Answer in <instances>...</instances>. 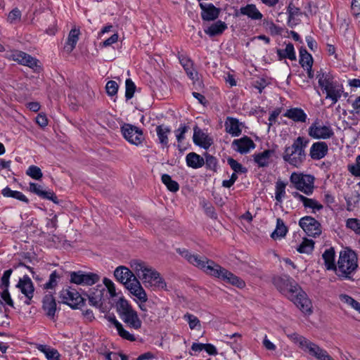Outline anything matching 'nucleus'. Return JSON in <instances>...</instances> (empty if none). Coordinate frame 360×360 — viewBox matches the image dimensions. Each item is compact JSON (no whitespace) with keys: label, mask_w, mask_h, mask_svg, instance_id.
<instances>
[{"label":"nucleus","mask_w":360,"mask_h":360,"mask_svg":"<svg viewBox=\"0 0 360 360\" xmlns=\"http://www.w3.org/2000/svg\"><path fill=\"white\" fill-rule=\"evenodd\" d=\"M176 252L191 264L202 270L206 274L221 279L240 289L245 288V282L242 278L221 266L213 260L205 257H200L196 254H192L185 248H177Z\"/></svg>","instance_id":"1"},{"label":"nucleus","mask_w":360,"mask_h":360,"mask_svg":"<svg viewBox=\"0 0 360 360\" xmlns=\"http://www.w3.org/2000/svg\"><path fill=\"white\" fill-rule=\"evenodd\" d=\"M276 288L292 302L305 314L312 313V304L307 293L288 275L274 276L272 279Z\"/></svg>","instance_id":"2"},{"label":"nucleus","mask_w":360,"mask_h":360,"mask_svg":"<svg viewBox=\"0 0 360 360\" xmlns=\"http://www.w3.org/2000/svg\"><path fill=\"white\" fill-rule=\"evenodd\" d=\"M130 266L136 275L141 279L146 287L158 289L166 288V283L160 274L144 262L134 259L130 262Z\"/></svg>","instance_id":"3"},{"label":"nucleus","mask_w":360,"mask_h":360,"mask_svg":"<svg viewBox=\"0 0 360 360\" xmlns=\"http://www.w3.org/2000/svg\"><path fill=\"white\" fill-rule=\"evenodd\" d=\"M309 143V139L300 136L293 140L290 146H285L282 155L284 162L291 166L299 167L306 160L305 149Z\"/></svg>","instance_id":"4"},{"label":"nucleus","mask_w":360,"mask_h":360,"mask_svg":"<svg viewBox=\"0 0 360 360\" xmlns=\"http://www.w3.org/2000/svg\"><path fill=\"white\" fill-rule=\"evenodd\" d=\"M358 268L356 254L351 250L340 252L335 274L340 279H351Z\"/></svg>","instance_id":"5"},{"label":"nucleus","mask_w":360,"mask_h":360,"mask_svg":"<svg viewBox=\"0 0 360 360\" xmlns=\"http://www.w3.org/2000/svg\"><path fill=\"white\" fill-rule=\"evenodd\" d=\"M116 310L122 321L130 328L139 330L142 326L137 311L133 309L129 302L123 297L116 303Z\"/></svg>","instance_id":"6"},{"label":"nucleus","mask_w":360,"mask_h":360,"mask_svg":"<svg viewBox=\"0 0 360 360\" xmlns=\"http://www.w3.org/2000/svg\"><path fill=\"white\" fill-rule=\"evenodd\" d=\"M290 181L295 188L305 195H310L314 193L315 177L311 174L294 172L290 176Z\"/></svg>","instance_id":"7"},{"label":"nucleus","mask_w":360,"mask_h":360,"mask_svg":"<svg viewBox=\"0 0 360 360\" xmlns=\"http://www.w3.org/2000/svg\"><path fill=\"white\" fill-rule=\"evenodd\" d=\"M308 135L317 140H326L334 136V131L328 122L323 124L322 120L316 118L307 129Z\"/></svg>","instance_id":"8"},{"label":"nucleus","mask_w":360,"mask_h":360,"mask_svg":"<svg viewBox=\"0 0 360 360\" xmlns=\"http://www.w3.org/2000/svg\"><path fill=\"white\" fill-rule=\"evenodd\" d=\"M295 336L300 345L307 351L308 353L316 358L318 360H334L327 352L326 350L321 348L316 344L309 341L303 336H300L296 333H293L291 337Z\"/></svg>","instance_id":"9"},{"label":"nucleus","mask_w":360,"mask_h":360,"mask_svg":"<svg viewBox=\"0 0 360 360\" xmlns=\"http://www.w3.org/2000/svg\"><path fill=\"white\" fill-rule=\"evenodd\" d=\"M60 298L63 304H68L72 309H78L85 304V299L75 289L71 288L62 289Z\"/></svg>","instance_id":"10"},{"label":"nucleus","mask_w":360,"mask_h":360,"mask_svg":"<svg viewBox=\"0 0 360 360\" xmlns=\"http://www.w3.org/2000/svg\"><path fill=\"white\" fill-rule=\"evenodd\" d=\"M121 132L124 138L131 144L139 146L144 140V136L141 129L131 124H124L121 127Z\"/></svg>","instance_id":"11"},{"label":"nucleus","mask_w":360,"mask_h":360,"mask_svg":"<svg viewBox=\"0 0 360 360\" xmlns=\"http://www.w3.org/2000/svg\"><path fill=\"white\" fill-rule=\"evenodd\" d=\"M70 282L77 285H92L100 279V276L95 273L82 271L70 272Z\"/></svg>","instance_id":"12"},{"label":"nucleus","mask_w":360,"mask_h":360,"mask_svg":"<svg viewBox=\"0 0 360 360\" xmlns=\"http://www.w3.org/2000/svg\"><path fill=\"white\" fill-rule=\"evenodd\" d=\"M299 226L309 236L316 238L321 234L320 222L311 216H304L299 221Z\"/></svg>","instance_id":"13"},{"label":"nucleus","mask_w":360,"mask_h":360,"mask_svg":"<svg viewBox=\"0 0 360 360\" xmlns=\"http://www.w3.org/2000/svg\"><path fill=\"white\" fill-rule=\"evenodd\" d=\"M42 309L45 315L51 320L56 319L57 304L53 295L49 292L46 294L42 300Z\"/></svg>","instance_id":"14"},{"label":"nucleus","mask_w":360,"mask_h":360,"mask_svg":"<svg viewBox=\"0 0 360 360\" xmlns=\"http://www.w3.org/2000/svg\"><path fill=\"white\" fill-rule=\"evenodd\" d=\"M29 191L41 199L51 200L56 204L58 203V198L53 191L50 189L44 190L43 187L37 183L30 182Z\"/></svg>","instance_id":"15"},{"label":"nucleus","mask_w":360,"mask_h":360,"mask_svg":"<svg viewBox=\"0 0 360 360\" xmlns=\"http://www.w3.org/2000/svg\"><path fill=\"white\" fill-rule=\"evenodd\" d=\"M256 145L254 141L248 136L240 139H234L232 142L233 149L240 154H246L251 149H254Z\"/></svg>","instance_id":"16"},{"label":"nucleus","mask_w":360,"mask_h":360,"mask_svg":"<svg viewBox=\"0 0 360 360\" xmlns=\"http://www.w3.org/2000/svg\"><path fill=\"white\" fill-rule=\"evenodd\" d=\"M114 276L117 281L125 285L126 288L129 286V284L134 283V278H137L131 270L124 266L117 267L114 271Z\"/></svg>","instance_id":"17"},{"label":"nucleus","mask_w":360,"mask_h":360,"mask_svg":"<svg viewBox=\"0 0 360 360\" xmlns=\"http://www.w3.org/2000/svg\"><path fill=\"white\" fill-rule=\"evenodd\" d=\"M199 6L203 21H214L219 18L221 13L219 8H217L212 4L200 3Z\"/></svg>","instance_id":"18"},{"label":"nucleus","mask_w":360,"mask_h":360,"mask_svg":"<svg viewBox=\"0 0 360 360\" xmlns=\"http://www.w3.org/2000/svg\"><path fill=\"white\" fill-rule=\"evenodd\" d=\"M193 143L204 149H208L213 143L212 139L208 134L204 133L197 125L193 128Z\"/></svg>","instance_id":"19"},{"label":"nucleus","mask_w":360,"mask_h":360,"mask_svg":"<svg viewBox=\"0 0 360 360\" xmlns=\"http://www.w3.org/2000/svg\"><path fill=\"white\" fill-rule=\"evenodd\" d=\"M328 153V145L324 141L314 142L309 149V156L314 160L323 158Z\"/></svg>","instance_id":"20"},{"label":"nucleus","mask_w":360,"mask_h":360,"mask_svg":"<svg viewBox=\"0 0 360 360\" xmlns=\"http://www.w3.org/2000/svg\"><path fill=\"white\" fill-rule=\"evenodd\" d=\"M177 58L180 64L182 65L187 76L191 80H194L197 77L198 72L195 70L193 61L188 56L178 53Z\"/></svg>","instance_id":"21"},{"label":"nucleus","mask_w":360,"mask_h":360,"mask_svg":"<svg viewBox=\"0 0 360 360\" xmlns=\"http://www.w3.org/2000/svg\"><path fill=\"white\" fill-rule=\"evenodd\" d=\"M105 291V288L98 285L96 289L91 290L89 293H85L84 295L88 297L89 302L91 306L100 307L103 304L102 300Z\"/></svg>","instance_id":"22"},{"label":"nucleus","mask_w":360,"mask_h":360,"mask_svg":"<svg viewBox=\"0 0 360 360\" xmlns=\"http://www.w3.org/2000/svg\"><path fill=\"white\" fill-rule=\"evenodd\" d=\"M236 15H246L253 20H262L263 18L262 13L253 4H247L245 6L240 7L239 11L236 12Z\"/></svg>","instance_id":"23"},{"label":"nucleus","mask_w":360,"mask_h":360,"mask_svg":"<svg viewBox=\"0 0 360 360\" xmlns=\"http://www.w3.org/2000/svg\"><path fill=\"white\" fill-rule=\"evenodd\" d=\"M13 59L18 63L30 68L37 66L38 60L23 51H16L13 53Z\"/></svg>","instance_id":"24"},{"label":"nucleus","mask_w":360,"mask_h":360,"mask_svg":"<svg viewBox=\"0 0 360 360\" xmlns=\"http://www.w3.org/2000/svg\"><path fill=\"white\" fill-rule=\"evenodd\" d=\"M155 131L158 143L161 145V148H168L169 147L168 136L171 133V128L161 124L156 127Z\"/></svg>","instance_id":"25"},{"label":"nucleus","mask_w":360,"mask_h":360,"mask_svg":"<svg viewBox=\"0 0 360 360\" xmlns=\"http://www.w3.org/2000/svg\"><path fill=\"white\" fill-rule=\"evenodd\" d=\"M284 117H286L295 122L304 123L306 122L307 119V115L300 108H291L288 109L283 114Z\"/></svg>","instance_id":"26"},{"label":"nucleus","mask_w":360,"mask_h":360,"mask_svg":"<svg viewBox=\"0 0 360 360\" xmlns=\"http://www.w3.org/2000/svg\"><path fill=\"white\" fill-rule=\"evenodd\" d=\"M134 283L129 284L127 289L137 297L141 302H146L148 300L147 295L144 289L142 288L138 278H134Z\"/></svg>","instance_id":"27"},{"label":"nucleus","mask_w":360,"mask_h":360,"mask_svg":"<svg viewBox=\"0 0 360 360\" xmlns=\"http://www.w3.org/2000/svg\"><path fill=\"white\" fill-rule=\"evenodd\" d=\"M286 13L288 14V25L289 27H293L299 24L300 20L297 19V17L302 15V12L292 1L290 2L287 7Z\"/></svg>","instance_id":"28"},{"label":"nucleus","mask_w":360,"mask_h":360,"mask_svg":"<svg viewBox=\"0 0 360 360\" xmlns=\"http://www.w3.org/2000/svg\"><path fill=\"white\" fill-rule=\"evenodd\" d=\"M16 287L20 290V292L25 295V297H30L31 295H34V285L27 275H25L22 278H20Z\"/></svg>","instance_id":"29"},{"label":"nucleus","mask_w":360,"mask_h":360,"mask_svg":"<svg viewBox=\"0 0 360 360\" xmlns=\"http://www.w3.org/2000/svg\"><path fill=\"white\" fill-rule=\"evenodd\" d=\"M326 94V98H329L333 101V105L335 104L342 96L343 91L342 85H339L337 82H334L330 87L324 90Z\"/></svg>","instance_id":"30"},{"label":"nucleus","mask_w":360,"mask_h":360,"mask_svg":"<svg viewBox=\"0 0 360 360\" xmlns=\"http://www.w3.org/2000/svg\"><path fill=\"white\" fill-rule=\"evenodd\" d=\"M79 34L80 31L79 29L73 28L70 31L67 41L63 47L65 51L70 53L73 51L79 40Z\"/></svg>","instance_id":"31"},{"label":"nucleus","mask_w":360,"mask_h":360,"mask_svg":"<svg viewBox=\"0 0 360 360\" xmlns=\"http://www.w3.org/2000/svg\"><path fill=\"white\" fill-rule=\"evenodd\" d=\"M241 123L238 120L234 117H228L225 122L226 131L233 136L240 135L242 130L240 129Z\"/></svg>","instance_id":"32"},{"label":"nucleus","mask_w":360,"mask_h":360,"mask_svg":"<svg viewBox=\"0 0 360 360\" xmlns=\"http://www.w3.org/2000/svg\"><path fill=\"white\" fill-rule=\"evenodd\" d=\"M227 29V25L221 21L217 20L211 25L204 29L205 34L210 37L221 35Z\"/></svg>","instance_id":"33"},{"label":"nucleus","mask_w":360,"mask_h":360,"mask_svg":"<svg viewBox=\"0 0 360 360\" xmlns=\"http://www.w3.org/2000/svg\"><path fill=\"white\" fill-rule=\"evenodd\" d=\"M62 277V271H58L57 270L53 271L49 275L48 281L41 285L42 288L46 290H54Z\"/></svg>","instance_id":"34"},{"label":"nucleus","mask_w":360,"mask_h":360,"mask_svg":"<svg viewBox=\"0 0 360 360\" xmlns=\"http://www.w3.org/2000/svg\"><path fill=\"white\" fill-rule=\"evenodd\" d=\"M186 162L188 167L199 169L205 165V160L200 155L191 152L186 156Z\"/></svg>","instance_id":"35"},{"label":"nucleus","mask_w":360,"mask_h":360,"mask_svg":"<svg viewBox=\"0 0 360 360\" xmlns=\"http://www.w3.org/2000/svg\"><path fill=\"white\" fill-rule=\"evenodd\" d=\"M276 53L279 60H282L285 58H288L290 60H296V54L294 46L292 43L290 42L286 44L285 49H278L276 50Z\"/></svg>","instance_id":"36"},{"label":"nucleus","mask_w":360,"mask_h":360,"mask_svg":"<svg viewBox=\"0 0 360 360\" xmlns=\"http://www.w3.org/2000/svg\"><path fill=\"white\" fill-rule=\"evenodd\" d=\"M272 153V150H265L262 153L255 154L253 155L254 161L259 167H267L269 164V159Z\"/></svg>","instance_id":"37"},{"label":"nucleus","mask_w":360,"mask_h":360,"mask_svg":"<svg viewBox=\"0 0 360 360\" xmlns=\"http://www.w3.org/2000/svg\"><path fill=\"white\" fill-rule=\"evenodd\" d=\"M322 257L324 260L326 267L328 270L335 271V250L333 248L326 249L323 253Z\"/></svg>","instance_id":"38"},{"label":"nucleus","mask_w":360,"mask_h":360,"mask_svg":"<svg viewBox=\"0 0 360 360\" xmlns=\"http://www.w3.org/2000/svg\"><path fill=\"white\" fill-rule=\"evenodd\" d=\"M1 194L6 198H15L26 204L30 202L29 199L22 192L13 191L8 186H6L1 191Z\"/></svg>","instance_id":"39"},{"label":"nucleus","mask_w":360,"mask_h":360,"mask_svg":"<svg viewBox=\"0 0 360 360\" xmlns=\"http://www.w3.org/2000/svg\"><path fill=\"white\" fill-rule=\"evenodd\" d=\"M288 231V227L285 226L284 221L281 218L276 219V226L275 230L271 234V237L276 240L285 236Z\"/></svg>","instance_id":"40"},{"label":"nucleus","mask_w":360,"mask_h":360,"mask_svg":"<svg viewBox=\"0 0 360 360\" xmlns=\"http://www.w3.org/2000/svg\"><path fill=\"white\" fill-rule=\"evenodd\" d=\"M300 64L303 68L313 65V57L304 47L300 49Z\"/></svg>","instance_id":"41"},{"label":"nucleus","mask_w":360,"mask_h":360,"mask_svg":"<svg viewBox=\"0 0 360 360\" xmlns=\"http://www.w3.org/2000/svg\"><path fill=\"white\" fill-rule=\"evenodd\" d=\"M317 78L319 79V85L323 91L335 82L333 77L330 75L323 73L321 71L320 72H318Z\"/></svg>","instance_id":"42"},{"label":"nucleus","mask_w":360,"mask_h":360,"mask_svg":"<svg viewBox=\"0 0 360 360\" xmlns=\"http://www.w3.org/2000/svg\"><path fill=\"white\" fill-rule=\"evenodd\" d=\"M161 180L169 191L175 193L179 190V185L178 182L172 180V177L169 174H162L161 176Z\"/></svg>","instance_id":"43"},{"label":"nucleus","mask_w":360,"mask_h":360,"mask_svg":"<svg viewBox=\"0 0 360 360\" xmlns=\"http://www.w3.org/2000/svg\"><path fill=\"white\" fill-rule=\"evenodd\" d=\"M314 248V242L311 239L304 238L301 244L297 248L300 253L310 254Z\"/></svg>","instance_id":"44"},{"label":"nucleus","mask_w":360,"mask_h":360,"mask_svg":"<svg viewBox=\"0 0 360 360\" xmlns=\"http://www.w3.org/2000/svg\"><path fill=\"white\" fill-rule=\"evenodd\" d=\"M205 159H204L205 165L207 169H209L214 172H216L217 170V164H218L217 159L214 156H213L207 153H205Z\"/></svg>","instance_id":"45"},{"label":"nucleus","mask_w":360,"mask_h":360,"mask_svg":"<svg viewBox=\"0 0 360 360\" xmlns=\"http://www.w3.org/2000/svg\"><path fill=\"white\" fill-rule=\"evenodd\" d=\"M184 319L188 322L189 328L191 330L200 328V321L195 315L186 313L184 316Z\"/></svg>","instance_id":"46"},{"label":"nucleus","mask_w":360,"mask_h":360,"mask_svg":"<svg viewBox=\"0 0 360 360\" xmlns=\"http://www.w3.org/2000/svg\"><path fill=\"white\" fill-rule=\"evenodd\" d=\"M285 186H286V184L281 181H278L276 183L275 198H276V201H278L279 202H282L283 198L285 194Z\"/></svg>","instance_id":"47"},{"label":"nucleus","mask_w":360,"mask_h":360,"mask_svg":"<svg viewBox=\"0 0 360 360\" xmlns=\"http://www.w3.org/2000/svg\"><path fill=\"white\" fill-rule=\"evenodd\" d=\"M304 208L312 210V212L315 213L316 211H320L323 208V206L314 198H307L303 204Z\"/></svg>","instance_id":"48"},{"label":"nucleus","mask_w":360,"mask_h":360,"mask_svg":"<svg viewBox=\"0 0 360 360\" xmlns=\"http://www.w3.org/2000/svg\"><path fill=\"white\" fill-rule=\"evenodd\" d=\"M136 86L131 79H127L125 81V98L129 100L133 98Z\"/></svg>","instance_id":"49"},{"label":"nucleus","mask_w":360,"mask_h":360,"mask_svg":"<svg viewBox=\"0 0 360 360\" xmlns=\"http://www.w3.org/2000/svg\"><path fill=\"white\" fill-rule=\"evenodd\" d=\"M227 162L236 173L244 174L248 171L246 167H243L240 163L232 158H229L227 159Z\"/></svg>","instance_id":"50"},{"label":"nucleus","mask_w":360,"mask_h":360,"mask_svg":"<svg viewBox=\"0 0 360 360\" xmlns=\"http://www.w3.org/2000/svg\"><path fill=\"white\" fill-rule=\"evenodd\" d=\"M26 174L35 180H39L43 176L41 169L35 165L30 166L26 171Z\"/></svg>","instance_id":"51"},{"label":"nucleus","mask_w":360,"mask_h":360,"mask_svg":"<svg viewBox=\"0 0 360 360\" xmlns=\"http://www.w3.org/2000/svg\"><path fill=\"white\" fill-rule=\"evenodd\" d=\"M116 329L117 331L118 335L123 339L129 340V341H135L136 338L134 335L131 333H130L129 331L125 330L122 325H118V323H116Z\"/></svg>","instance_id":"52"},{"label":"nucleus","mask_w":360,"mask_h":360,"mask_svg":"<svg viewBox=\"0 0 360 360\" xmlns=\"http://www.w3.org/2000/svg\"><path fill=\"white\" fill-rule=\"evenodd\" d=\"M347 170L355 177H360V155L356 158L355 164L347 165Z\"/></svg>","instance_id":"53"},{"label":"nucleus","mask_w":360,"mask_h":360,"mask_svg":"<svg viewBox=\"0 0 360 360\" xmlns=\"http://www.w3.org/2000/svg\"><path fill=\"white\" fill-rule=\"evenodd\" d=\"M189 127L186 124H181L179 127L174 131L175 136L179 143L183 142L185 139V134L188 131Z\"/></svg>","instance_id":"54"},{"label":"nucleus","mask_w":360,"mask_h":360,"mask_svg":"<svg viewBox=\"0 0 360 360\" xmlns=\"http://www.w3.org/2000/svg\"><path fill=\"white\" fill-rule=\"evenodd\" d=\"M347 228L352 230L356 233H360V220L356 218H349L346 221Z\"/></svg>","instance_id":"55"},{"label":"nucleus","mask_w":360,"mask_h":360,"mask_svg":"<svg viewBox=\"0 0 360 360\" xmlns=\"http://www.w3.org/2000/svg\"><path fill=\"white\" fill-rule=\"evenodd\" d=\"M119 89L118 84L114 80H110L105 85L106 93L109 96H115Z\"/></svg>","instance_id":"56"},{"label":"nucleus","mask_w":360,"mask_h":360,"mask_svg":"<svg viewBox=\"0 0 360 360\" xmlns=\"http://www.w3.org/2000/svg\"><path fill=\"white\" fill-rule=\"evenodd\" d=\"M42 351L48 360H59L60 355L57 349L47 347Z\"/></svg>","instance_id":"57"},{"label":"nucleus","mask_w":360,"mask_h":360,"mask_svg":"<svg viewBox=\"0 0 360 360\" xmlns=\"http://www.w3.org/2000/svg\"><path fill=\"white\" fill-rule=\"evenodd\" d=\"M13 270L11 269H9L8 270H6L4 272V274L1 278L0 282V288H8L9 286V279L12 274Z\"/></svg>","instance_id":"58"},{"label":"nucleus","mask_w":360,"mask_h":360,"mask_svg":"<svg viewBox=\"0 0 360 360\" xmlns=\"http://www.w3.org/2000/svg\"><path fill=\"white\" fill-rule=\"evenodd\" d=\"M21 18V11L18 8H13L8 14V19L11 23L16 20H20Z\"/></svg>","instance_id":"59"},{"label":"nucleus","mask_w":360,"mask_h":360,"mask_svg":"<svg viewBox=\"0 0 360 360\" xmlns=\"http://www.w3.org/2000/svg\"><path fill=\"white\" fill-rule=\"evenodd\" d=\"M3 290L1 293V299L6 302V304H8L10 307H13V301L11 299V295L8 292V288H1Z\"/></svg>","instance_id":"60"},{"label":"nucleus","mask_w":360,"mask_h":360,"mask_svg":"<svg viewBox=\"0 0 360 360\" xmlns=\"http://www.w3.org/2000/svg\"><path fill=\"white\" fill-rule=\"evenodd\" d=\"M268 85V82L264 78H260L254 82L253 86L258 89L259 93H262L264 88Z\"/></svg>","instance_id":"61"},{"label":"nucleus","mask_w":360,"mask_h":360,"mask_svg":"<svg viewBox=\"0 0 360 360\" xmlns=\"http://www.w3.org/2000/svg\"><path fill=\"white\" fill-rule=\"evenodd\" d=\"M206 214L212 219H216L217 218V214L215 212L214 207L207 203H205L203 206Z\"/></svg>","instance_id":"62"},{"label":"nucleus","mask_w":360,"mask_h":360,"mask_svg":"<svg viewBox=\"0 0 360 360\" xmlns=\"http://www.w3.org/2000/svg\"><path fill=\"white\" fill-rule=\"evenodd\" d=\"M118 38H119L118 34L115 33L110 37H109L108 39L103 41V43L101 44L100 46L101 47L110 46L112 44L116 43L118 41Z\"/></svg>","instance_id":"63"},{"label":"nucleus","mask_w":360,"mask_h":360,"mask_svg":"<svg viewBox=\"0 0 360 360\" xmlns=\"http://www.w3.org/2000/svg\"><path fill=\"white\" fill-rule=\"evenodd\" d=\"M306 42L308 47L312 51H316L318 49V44L314 37L311 35H308L305 37Z\"/></svg>","instance_id":"64"}]
</instances>
